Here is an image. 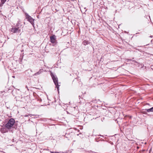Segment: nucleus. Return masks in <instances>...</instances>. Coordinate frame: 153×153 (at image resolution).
<instances>
[{
	"mask_svg": "<svg viewBox=\"0 0 153 153\" xmlns=\"http://www.w3.org/2000/svg\"><path fill=\"white\" fill-rule=\"evenodd\" d=\"M15 123L14 120L13 118H10L5 125V127L8 129H11L14 124Z\"/></svg>",
	"mask_w": 153,
	"mask_h": 153,
	"instance_id": "f257e3e1",
	"label": "nucleus"
},
{
	"mask_svg": "<svg viewBox=\"0 0 153 153\" xmlns=\"http://www.w3.org/2000/svg\"><path fill=\"white\" fill-rule=\"evenodd\" d=\"M51 75L53 80V82L56 85V87L57 88V90L58 91L59 90V85H58V78L56 75H55L52 73Z\"/></svg>",
	"mask_w": 153,
	"mask_h": 153,
	"instance_id": "f03ea898",
	"label": "nucleus"
},
{
	"mask_svg": "<svg viewBox=\"0 0 153 153\" xmlns=\"http://www.w3.org/2000/svg\"><path fill=\"white\" fill-rule=\"evenodd\" d=\"M19 23H18V24H16V27H13L11 29V32L13 33H19L21 32V29L20 27H19Z\"/></svg>",
	"mask_w": 153,
	"mask_h": 153,
	"instance_id": "7ed1b4c3",
	"label": "nucleus"
},
{
	"mask_svg": "<svg viewBox=\"0 0 153 153\" xmlns=\"http://www.w3.org/2000/svg\"><path fill=\"white\" fill-rule=\"evenodd\" d=\"M25 14L26 19L31 23L33 26H34V19L32 18L31 16H29L27 13H25Z\"/></svg>",
	"mask_w": 153,
	"mask_h": 153,
	"instance_id": "20e7f679",
	"label": "nucleus"
},
{
	"mask_svg": "<svg viewBox=\"0 0 153 153\" xmlns=\"http://www.w3.org/2000/svg\"><path fill=\"white\" fill-rule=\"evenodd\" d=\"M51 42L52 43H55L56 42V38L55 35L52 36L50 37Z\"/></svg>",
	"mask_w": 153,
	"mask_h": 153,
	"instance_id": "39448f33",
	"label": "nucleus"
},
{
	"mask_svg": "<svg viewBox=\"0 0 153 153\" xmlns=\"http://www.w3.org/2000/svg\"><path fill=\"white\" fill-rule=\"evenodd\" d=\"M0 131L2 133H5L7 132V130L5 127L1 128H0Z\"/></svg>",
	"mask_w": 153,
	"mask_h": 153,
	"instance_id": "423d86ee",
	"label": "nucleus"
},
{
	"mask_svg": "<svg viewBox=\"0 0 153 153\" xmlns=\"http://www.w3.org/2000/svg\"><path fill=\"white\" fill-rule=\"evenodd\" d=\"M43 69H40L39 71L35 73L34 75L35 76H36L40 74H41L43 72Z\"/></svg>",
	"mask_w": 153,
	"mask_h": 153,
	"instance_id": "0eeeda50",
	"label": "nucleus"
},
{
	"mask_svg": "<svg viewBox=\"0 0 153 153\" xmlns=\"http://www.w3.org/2000/svg\"><path fill=\"white\" fill-rule=\"evenodd\" d=\"M146 110L148 112H153V107L151 108H150L147 109Z\"/></svg>",
	"mask_w": 153,
	"mask_h": 153,
	"instance_id": "6e6552de",
	"label": "nucleus"
},
{
	"mask_svg": "<svg viewBox=\"0 0 153 153\" xmlns=\"http://www.w3.org/2000/svg\"><path fill=\"white\" fill-rule=\"evenodd\" d=\"M7 0H1V4H0V6L1 7L4 4Z\"/></svg>",
	"mask_w": 153,
	"mask_h": 153,
	"instance_id": "1a4fd4ad",
	"label": "nucleus"
},
{
	"mask_svg": "<svg viewBox=\"0 0 153 153\" xmlns=\"http://www.w3.org/2000/svg\"><path fill=\"white\" fill-rule=\"evenodd\" d=\"M88 41L84 40L83 41L82 43L84 45H86L88 44Z\"/></svg>",
	"mask_w": 153,
	"mask_h": 153,
	"instance_id": "9d476101",
	"label": "nucleus"
},
{
	"mask_svg": "<svg viewBox=\"0 0 153 153\" xmlns=\"http://www.w3.org/2000/svg\"><path fill=\"white\" fill-rule=\"evenodd\" d=\"M31 115V114H28V115H25V117H28V116H30Z\"/></svg>",
	"mask_w": 153,
	"mask_h": 153,
	"instance_id": "9b49d317",
	"label": "nucleus"
},
{
	"mask_svg": "<svg viewBox=\"0 0 153 153\" xmlns=\"http://www.w3.org/2000/svg\"><path fill=\"white\" fill-rule=\"evenodd\" d=\"M65 137L67 138H68V137L67 136V134H65Z\"/></svg>",
	"mask_w": 153,
	"mask_h": 153,
	"instance_id": "f8f14e48",
	"label": "nucleus"
},
{
	"mask_svg": "<svg viewBox=\"0 0 153 153\" xmlns=\"http://www.w3.org/2000/svg\"><path fill=\"white\" fill-rule=\"evenodd\" d=\"M150 37H151V38H153V36H150Z\"/></svg>",
	"mask_w": 153,
	"mask_h": 153,
	"instance_id": "ddd939ff",
	"label": "nucleus"
},
{
	"mask_svg": "<svg viewBox=\"0 0 153 153\" xmlns=\"http://www.w3.org/2000/svg\"><path fill=\"white\" fill-rule=\"evenodd\" d=\"M0 153H4V152H3L1 151V152H0Z\"/></svg>",
	"mask_w": 153,
	"mask_h": 153,
	"instance_id": "4468645a",
	"label": "nucleus"
},
{
	"mask_svg": "<svg viewBox=\"0 0 153 153\" xmlns=\"http://www.w3.org/2000/svg\"><path fill=\"white\" fill-rule=\"evenodd\" d=\"M51 152V153H53V152Z\"/></svg>",
	"mask_w": 153,
	"mask_h": 153,
	"instance_id": "2eb2a0df",
	"label": "nucleus"
},
{
	"mask_svg": "<svg viewBox=\"0 0 153 153\" xmlns=\"http://www.w3.org/2000/svg\"><path fill=\"white\" fill-rule=\"evenodd\" d=\"M68 134H67V136L68 137Z\"/></svg>",
	"mask_w": 153,
	"mask_h": 153,
	"instance_id": "dca6fc26",
	"label": "nucleus"
},
{
	"mask_svg": "<svg viewBox=\"0 0 153 153\" xmlns=\"http://www.w3.org/2000/svg\"><path fill=\"white\" fill-rule=\"evenodd\" d=\"M128 60H130V59H128Z\"/></svg>",
	"mask_w": 153,
	"mask_h": 153,
	"instance_id": "f3484780",
	"label": "nucleus"
},
{
	"mask_svg": "<svg viewBox=\"0 0 153 153\" xmlns=\"http://www.w3.org/2000/svg\"><path fill=\"white\" fill-rule=\"evenodd\" d=\"M58 153V152H57V153Z\"/></svg>",
	"mask_w": 153,
	"mask_h": 153,
	"instance_id": "a211bd4d",
	"label": "nucleus"
}]
</instances>
